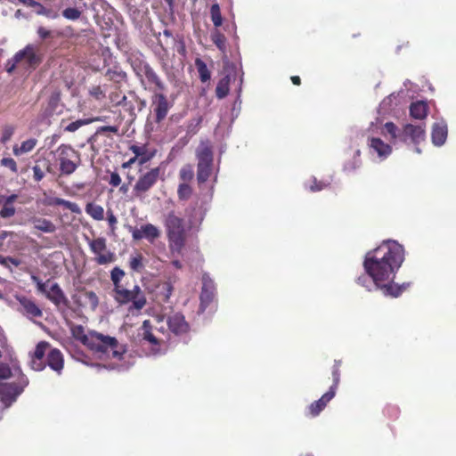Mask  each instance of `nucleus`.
Masks as SVG:
<instances>
[{
  "mask_svg": "<svg viewBox=\"0 0 456 456\" xmlns=\"http://www.w3.org/2000/svg\"><path fill=\"white\" fill-rule=\"evenodd\" d=\"M403 260L404 250L402 245L395 240L383 241L366 253L363 267L367 276L359 277L358 283L367 290L381 289L385 295L399 297L408 285L398 286L392 281Z\"/></svg>",
  "mask_w": 456,
  "mask_h": 456,
  "instance_id": "obj_1",
  "label": "nucleus"
},
{
  "mask_svg": "<svg viewBox=\"0 0 456 456\" xmlns=\"http://www.w3.org/2000/svg\"><path fill=\"white\" fill-rule=\"evenodd\" d=\"M189 324L184 316L174 313L167 317L156 315L151 320H146L138 330L142 345L149 348L152 355L165 354L173 343L172 335L180 336L187 333Z\"/></svg>",
  "mask_w": 456,
  "mask_h": 456,
  "instance_id": "obj_2",
  "label": "nucleus"
},
{
  "mask_svg": "<svg viewBox=\"0 0 456 456\" xmlns=\"http://www.w3.org/2000/svg\"><path fill=\"white\" fill-rule=\"evenodd\" d=\"M72 336L94 351L95 356L101 360H110L105 367L110 370H124L132 365L126 360L128 357L124 345L110 336H104L96 331L86 333L82 325H72L70 327Z\"/></svg>",
  "mask_w": 456,
  "mask_h": 456,
  "instance_id": "obj_3",
  "label": "nucleus"
},
{
  "mask_svg": "<svg viewBox=\"0 0 456 456\" xmlns=\"http://www.w3.org/2000/svg\"><path fill=\"white\" fill-rule=\"evenodd\" d=\"M414 118H425L426 116H413ZM380 133L384 135L389 134L394 142H403L405 143H411L419 145L425 141V122L422 118H415L411 123L398 128L394 123L387 122L379 128Z\"/></svg>",
  "mask_w": 456,
  "mask_h": 456,
  "instance_id": "obj_4",
  "label": "nucleus"
},
{
  "mask_svg": "<svg viewBox=\"0 0 456 456\" xmlns=\"http://www.w3.org/2000/svg\"><path fill=\"white\" fill-rule=\"evenodd\" d=\"M165 227L171 253L181 254L185 244V229L183 219L174 212L167 215Z\"/></svg>",
  "mask_w": 456,
  "mask_h": 456,
  "instance_id": "obj_5",
  "label": "nucleus"
},
{
  "mask_svg": "<svg viewBox=\"0 0 456 456\" xmlns=\"http://www.w3.org/2000/svg\"><path fill=\"white\" fill-rule=\"evenodd\" d=\"M197 179L199 183L206 182L213 171V152L208 140L201 141L196 150Z\"/></svg>",
  "mask_w": 456,
  "mask_h": 456,
  "instance_id": "obj_6",
  "label": "nucleus"
},
{
  "mask_svg": "<svg viewBox=\"0 0 456 456\" xmlns=\"http://www.w3.org/2000/svg\"><path fill=\"white\" fill-rule=\"evenodd\" d=\"M114 298L115 300L121 304L125 305L127 303H132L129 310H142L146 305V297L142 290V289L138 285H134L132 289H128L124 288L123 286L118 287L117 289H113Z\"/></svg>",
  "mask_w": 456,
  "mask_h": 456,
  "instance_id": "obj_7",
  "label": "nucleus"
},
{
  "mask_svg": "<svg viewBox=\"0 0 456 456\" xmlns=\"http://www.w3.org/2000/svg\"><path fill=\"white\" fill-rule=\"evenodd\" d=\"M56 159L62 175L73 174L80 164L79 153L71 146L61 144L56 150Z\"/></svg>",
  "mask_w": 456,
  "mask_h": 456,
  "instance_id": "obj_8",
  "label": "nucleus"
},
{
  "mask_svg": "<svg viewBox=\"0 0 456 456\" xmlns=\"http://www.w3.org/2000/svg\"><path fill=\"white\" fill-rule=\"evenodd\" d=\"M40 62L33 45H28L23 50L19 51L6 63V71L12 73L17 65H22L25 69H34Z\"/></svg>",
  "mask_w": 456,
  "mask_h": 456,
  "instance_id": "obj_9",
  "label": "nucleus"
},
{
  "mask_svg": "<svg viewBox=\"0 0 456 456\" xmlns=\"http://www.w3.org/2000/svg\"><path fill=\"white\" fill-rule=\"evenodd\" d=\"M88 245L95 255V262L98 265H107L115 261L114 253L107 250L106 239L100 237L95 240H88Z\"/></svg>",
  "mask_w": 456,
  "mask_h": 456,
  "instance_id": "obj_10",
  "label": "nucleus"
},
{
  "mask_svg": "<svg viewBox=\"0 0 456 456\" xmlns=\"http://www.w3.org/2000/svg\"><path fill=\"white\" fill-rule=\"evenodd\" d=\"M160 171V167H158L140 175L134 186V196H143L158 182Z\"/></svg>",
  "mask_w": 456,
  "mask_h": 456,
  "instance_id": "obj_11",
  "label": "nucleus"
},
{
  "mask_svg": "<svg viewBox=\"0 0 456 456\" xmlns=\"http://www.w3.org/2000/svg\"><path fill=\"white\" fill-rule=\"evenodd\" d=\"M368 147L370 154L381 162L387 159L392 153L393 149L389 143L377 136H370L368 139Z\"/></svg>",
  "mask_w": 456,
  "mask_h": 456,
  "instance_id": "obj_12",
  "label": "nucleus"
},
{
  "mask_svg": "<svg viewBox=\"0 0 456 456\" xmlns=\"http://www.w3.org/2000/svg\"><path fill=\"white\" fill-rule=\"evenodd\" d=\"M23 387L14 383H0V402L4 408L9 407L21 394Z\"/></svg>",
  "mask_w": 456,
  "mask_h": 456,
  "instance_id": "obj_13",
  "label": "nucleus"
},
{
  "mask_svg": "<svg viewBox=\"0 0 456 456\" xmlns=\"http://www.w3.org/2000/svg\"><path fill=\"white\" fill-rule=\"evenodd\" d=\"M134 70L139 77H145L151 85H154L159 90H164V84L148 63L140 62L134 66Z\"/></svg>",
  "mask_w": 456,
  "mask_h": 456,
  "instance_id": "obj_14",
  "label": "nucleus"
},
{
  "mask_svg": "<svg viewBox=\"0 0 456 456\" xmlns=\"http://www.w3.org/2000/svg\"><path fill=\"white\" fill-rule=\"evenodd\" d=\"M215 297V285L212 279L208 274L202 276V289L200 293V309L204 312Z\"/></svg>",
  "mask_w": 456,
  "mask_h": 456,
  "instance_id": "obj_15",
  "label": "nucleus"
},
{
  "mask_svg": "<svg viewBox=\"0 0 456 456\" xmlns=\"http://www.w3.org/2000/svg\"><path fill=\"white\" fill-rule=\"evenodd\" d=\"M16 299L20 305V312L27 318H39L43 315L42 310L32 299L24 296H17Z\"/></svg>",
  "mask_w": 456,
  "mask_h": 456,
  "instance_id": "obj_16",
  "label": "nucleus"
},
{
  "mask_svg": "<svg viewBox=\"0 0 456 456\" xmlns=\"http://www.w3.org/2000/svg\"><path fill=\"white\" fill-rule=\"evenodd\" d=\"M159 236L160 231L151 224H146L132 230V237L136 240L146 239L152 243Z\"/></svg>",
  "mask_w": 456,
  "mask_h": 456,
  "instance_id": "obj_17",
  "label": "nucleus"
},
{
  "mask_svg": "<svg viewBox=\"0 0 456 456\" xmlns=\"http://www.w3.org/2000/svg\"><path fill=\"white\" fill-rule=\"evenodd\" d=\"M448 134L447 124L444 120L436 122L432 126L431 139L436 146H442L444 144Z\"/></svg>",
  "mask_w": 456,
  "mask_h": 456,
  "instance_id": "obj_18",
  "label": "nucleus"
},
{
  "mask_svg": "<svg viewBox=\"0 0 456 456\" xmlns=\"http://www.w3.org/2000/svg\"><path fill=\"white\" fill-rule=\"evenodd\" d=\"M46 297L58 308L68 306L69 300L58 283H53L49 287Z\"/></svg>",
  "mask_w": 456,
  "mask_h": 456,
  "instance_id": "obj_19",
  "label": "nucleus"
},
{
  "mask_svg": "<svg viewBox=\"0 0 456 456\" xmlns=\"http://www.w3.org/2000/svg\"><path fill=\"white\" fill-rule=\"evenodd\" d=\"M129 150L134 154V158L139 165L147 163L155 156V151L149 150L145 144H133L129 147Z\"/></svg>",
  "mask_w": 456,
  "mask_h": 456,
  "instance_id": "obj_20",
  "label": "nucleus"
},
{
  "mask_svg": "<svg viewBox=\"0 0 456 456\" xmlns=\"http://www.w3.org/2000/svg\"><path fill=\"white\" fill-rule=\"evenodd\" d=\"M335 387H330L319 400L314 402L309 406V411L313 416L318 415L327 405V403L335 396Z\"/></svg>",
  "mask_w": 456,
  "mask_h": 456,
  "instance_id": "obj_21",
  "label": "nucleus"
},
{
  "mask_svg": "<svg viewBox=\"0 0 456 456\" xmlns=\"http://www.w3.org/2000/svg\"><path fill=\"white\" fill-rule=\"evenodd\" d=\"M47 364L52 370L60 374L63 369V356L61 353L57 349L50 350L47 355Z\"/></svg>",
  "mask_w": 456,
  "mask_h": 456,
  "instance_id": "obj_22",
  "label": "nucleus"
},
{
  "mask_svg": "<svg viewBox=\"0 0 456 456\" xmlns=\"http://www.w3.org/2000/svg\"><path fill=\"white\" fill-rule=\"evenodd\" d=\"M30 221L33 224L35 229L43 232L52 233L56 231V226L54 224L48 219L35 216L32 217Z\"/></svg>",
  "mask_w": 456,
  "mask_h": 456,
  "instance_id": "obj_23",
  "label": "nucleus"
},
{
  "mask_svg": "<svg viewBox=\"0 0 456 456\" xmlns=\"http://www.w3.org/2000/svg\"><path fill=\"white\" fill-rule=\"evenodd\" d=\"M37 140L35 138L28 139L21 142L20 145L15 144L12 152L15 156H20L30 152L37 145Z\"/></svg>",
  "mask_w": 456,
  "mask_h": 456,
  "instance_id": "obj_24",
  "label": "nucleus"
},
{
  "mask_svg": "<svg viewBox=\"0 0 456 456\" xmlns=\"http://www.w3.org/2000/svg\"><path fill=\"white\" fill-rule=\"evenodd\" d=\"M431 111V102L419 100L411 102L410 105V114H428Z\"/></svg>",
  "mask_w": 456,
  "mask_h": 456,
  "instance_id": "obj_25",
  "label": "nucleus"
},
{
  "mask_svg": "<svg viewBox=\"0 0 456 456\" xmlns=\"http://www.w3.org/2000/svg\"><path fill=\"white\" fill-rule=\"evenodd\" d=\"M403 94V90H401L400 92H398L397 94L394 93V94H391L389 96H387L386 99H384L382 101V102L380 103V111H388V110H395V109L392 108V105L395 102V105H397V103H399V98L402 97V94Z\"/></svg>",
  "mask_w": 456,
  "mask_h": 456,
  "instance_id": "obj_26",
  "label": "nucleus"
},
{
  "mask_svg": "<svg viewBox=\"0 0 456 456\" xmlns=\"http://www.w3.org/2000/svg\"><path fill=\"white\" fill-rule=\"evenodd\" d=\"M49 205H57V206H63L69 210H70L72 213L75 214H80L81 209L77 203L66 200L64 199L61 198H53L48 201Z\"/></svg>",
  "mask_w": 456,
  "mask_h": 456,
  "instance_id": "obj_27",
  "label": "nucleus"
},
{
  "mask_svg": "<svg viewBox=\"0 0 456 456\" xmlns=\"http://www.w3.org/2000/svg\"><path fill=\"white\" fill-rule=\"evenodd\" d=\"M86 212L94 220L101 221L104 218V209L100 205L87 203L86 206Z\"/></svg>",
  "mask_w": 456,
  "mask_h": 456,
  "instance_id": "obj_28",
  "label": "nucleus"
},
{
  "mask_svg": "<svg viewBox=\"0 0 456 456\" xmlns=\"http://www.w3.org/2000/svg\"><path fill=\"white\" fill-rule=\"evenodd\" d=\"M211 40L223 53H225L226 38L219 30L216 29L211 33Z\"/></svg>",
  "mask_w": 456,
  "mask_h": 456,
  "instance_id": "obj_29",
  "label": "nucleus"
},
{
  "mask_svg": "<svg viewBox=\"0 0 456 456\" xmlns=\"http://www.w3.org/2000/svg\"><path fill=\"white\" fill-rule=\"evenodd\" d=\"M230 80L231 78L229 76H225L224 77L219 80L216 88V96L218 98H224L228 94Z\"/></svg>",
  "mask_w": 456,
  "mask_h": 456,
  "instance_id": "obj_30",
  "label": "nucleus"
},
{
  "mask_svg": "<svg viewBox=\"0 0 456 456\" xmlns=\"http://www.w3.org/2000/svg\"><path fill=\"white\" fill-rule=\"evenodd\" d=\"M106 76L110 80L118 84L126 81V73L119 69H108Z\"/></svg>",
  "mask_w": 456,
  "mask_h": 456,
  "instance_id": "obj_31",
  "label": "nucleus"
},
{
  "mask_svg": "<svg viewBox=\"0 0 456 456\" xmlns=\"http://www.w3.org/2000/svg\"><path fill=\"white\" fill-rule=\"evenodd\" d=\"M195 65L197 67L200 80L202 82H207L208 80H209L210 79V72H209L206 63L202 60L197 59L195 61Z\"/></svg>",
  "mask_w": 456,
  "mask_h": 456,
  "instance_id": "obj_32",
  "label": "nucleus"
},
{
  "mask_svg": "<svg viewBox=\"0 0 456 456\" xmlns=\"http://www.w3.org/2000/svg\"><path fill=\"white\" fill-rule=\"evenodd\" d=\"M360 154H361L360 150H356L354 152L352 160L346 163L344 166V168L346 171L352 172L360 167V166L362 164V160L360 159Z\"/></svg>",
  "mask_w": 456,
  "mask_h": 456,
  "instance_id": "obj_33",
  "label": "nucleus"
},
{
  "mask_svg": "<svg viewBox=\"0 0 456 456\" xmlns=\"http://www.w3.org/2000/svg\"><path fill=\"white\" fill-rule=\"evenodd\" d=\"M156 104L155 112L156 114H166L168 110L167 102L164 95L158 94L155 97Z\"/></svg>",
  "mask_w": 456,
  "mask_h": 456,
  "instance_id": "obj_34",
  "label": "nucleus"
},
{
  "mask_svg": "<svg viewBox=\"0 0 456 456\" xmlns=\"http://www.w3.org/2000/svg\"><path fill=\"white\" fill-rule=\"evenodd\" d=\"M211 20L215 27H220L223 23V18L218 4H214L210 9Z\"/></svg>",
  "mask_w": 456,
  "mask_h": 456,
  "instance_id": "obj_35",
  "label": "nucleus"
},
{
  "mask_svg": "<svg viewBox=\"0 0 456 456\" xmlns=\"http://www.w3.org/2000/svg\"><path fill=\"white\" fill-rule=\"evenodd\" d=\"M83 296L85 305H88L92 310H95L99 304L97 295L94 291H86Z\"/></svg>",
  "mask_w": 456,
  "mask_h": 456,
  "instance_id": "obj_36",
  "label": "nucleus"
},
{
  "mask_svg": "<svg viewBox=\"0 0 456 456\" xmlns=\"http://www.w3.org/2000/svg\"><path fill=\"white\" fill-rule=\"evenodd\" d=\"M125 276V272L118 268V267H114L110 273V278H111V281L113 282V285H114V289H117L118 287H121L122 285L120 284V281L122 280V278Z\"/></svg>",
  "mask_w": 456,
  "mask_h": 456,
  "instance_id": "obj_37",
  "label": "nucleus"
},
{
  "mask_svg": "<svg viewBox=\"0 0 456 456\" xmlns=\"http://www.w3.org/2000/svg\"><path fill=\"white\" fill-rule=\"evenodd\" d=\"M82 12L80 8L69 7L62 12V15L67 20H76L80 18Z\"/></svg>",
  "mask_w": 456,
  "mask_h": 456,
  "instance_id": "obj_38",
  "label": "nucleus"
},
{
  "mask_svg": "<svg viewBox=\"0 0 456 456\" xmlns=\"http://www.w3.org/2000/svg\"><path fill=\"white\" fill-rule=\"evenodd\" d=\"M129 266L133 271L141 272L143 268L142 256L140 254L132 256L129 261Z\"/></svg>",
  "mask_w": 456,
  "mask_h": 456,
  "instance_id": "obj_39",
  "label": "nucleus"
},
{
  "mask_svg": "<svg viewBox=\"0 0 456 456\" xmlns=\"http://www.w3.org/2000/svg\"><path fill=\"white\" fill-rule=\"evenodd\" d=\"M14 131H15V126H12V125H6V126H4L3 127V130H2L1 142L3 143L7 142L12 138V136L13 135Z\"/></svg>",
  "mask_w": 456,
  "mask_h": 456,
  "instance_id": "obj_40",
  "label": "nucleus"
},
{
  "mask_svg": "<svg viewBox=\"0 0 456 456\" xmlns=\"http://www.w3.org/2000/svg\"><path fill=\"white\" fill-rule=\"evenodd\" d=\"M49 348V344L46 342H40L36 346V349L32 354V356L44 359V356L45 354V352Z\"/></svg>",
  "mask_w": 456,
  "mask_h": 456,
  "instance_id": "obj_41",
  "label": "nucleus"
},
{
  "mask_svg": "<svg viewBox=\"0 0 456 456\" xmlns=\"http://www.w3.org/2000/svg\"><path fill=\"white\" fill-rule=\"evenodd\" d=\"M1 166L9 168L12 172L17 173L18 167L16 161L12 158H3L0 160Z\"/></svg>",
  "mask_w": 456,
  "mask_h": 456,
  "instance_id": "obj_42",
  "label": "nucleus"
},
{
  "mask_svg": "<svg viewBox=\"0 0 456 456\" xmlns=\"http://www.w3.org/2000/svg\"><path fill=\"white\" fill-rule=\"evenodd\" d=\"M30 365L31 368L37 371L42 370L45 367L44 359L35 356H31Z\"/></svg>",
  "mask_w": 456,
  "mask_h": 456,
  "instance_id": "obj_43",
  "label": "nucleus"
},
{
  "mask_svg": "<svg viewBox=\"0 0 456 456\" xmlns=\"http://www.w3.org/2000/svg\"><path fill=\"white\" fill-rule=\"evenodd\" d=\"M93 119H88V120H77L75 122H72L70 124H69L67 126H66V130L69 131V132H75L77 131L81 126L85 125V124H88L90 122H92Z\"/></svg>",
  "mask_w": 456,
  "mask_h": 456,
  "instance_id": "obj_44",
  "label": "nucleus"
},
{
  "mask_svg": "<svg viewBox=\"0 0 456 456\" xmlns=\"http://www.w3.org/2000/svg\"><path fill=\"white\" fill-rule=\"evenodd\" d=\"M180 176L183 181H189L193 177V169L191 166H185L180 171Z\"/></svg>",
  "mask_w": 456,
  "mask_h": 456,
  "instance_id": "obj_45",
  "label": "nucleus"
},
{
  "mask_svg": "<svg viewBox=\"0 0 456 456\" xmlns=\"http://www.w3.org/2000/svg\"><path fill=\"white\" fill-rule=\"evenodd\" d=\"M191 193V189L188 184H186V183L180 184L179 189H178V195H179L180 199L185 200V199L189 198Z\"/></svg>",
  "mask_w": 456,
  "mask_h": 456,
  "instance_id": "obj_46",
  "label": "nucleus"
},
{
  "mask_svg": "<svg viewBox=\"0 0 456 456\" xmlns=\"http://www.w3.org/2000/svg\"><path fill=\"white\" fill-rule=\"evenodd\" d=\"M14 214H15L14 207L6 205V204H4V206L3 207V208L0 211V216L3 218L11 217V216H14Z\"/></svg>",
  "mask_w": 456,
  "mask_h": 456,
  "instance_id": "obj_47",
  "label": "nucleus"
},
{
  "mask_svg": "<svg viewBox=\"0 0 456 456\" xmlns=\"http://www.w3.org/2000/svg\"><path fill=\"white\" fill-rule=\"evenodd\" d=\"M11 376V369L7 364L0 363V379H8Z\"/></svg>",
  "mask_w": 456,
  "mask_h": 456,
  "instance_id": "obj_48",
  "label": "nucleus"
},
{
  "mask_svg": "<svg viewBox=\"0 0 456 456\" xmlns=\"http://www.w3.org/2000/svg\"><path fill=\"white\" fill-rule=\"evenodd\" d=\"M109 183L113 187H117L121 183V177L117 172L110 173Z\"/></svg>",
  "mask_w": 456,
  "mask_h": 456,
  "instance_id": "obj_49",
  "label": "nucleus"
},
{
  "mask_svg": "<svg viewBox=\"0 0 456 456\" xmlns=\"http://www.w3.org/2000/svg\"><path fill=\"white\" fill-rule=\"evenodd\" d=\"M327 185L328 184L323 182L317 183V181L315 179H314L313 184L309 186V190L311 191H319L324 189L325 187H327Z\"/></svg>",
  "mask_w": 456,
  "mask_h": 456,
  "instance_id": "obj_50",
  "label": "nucleus"
},
{
  "mask_svg": "<svg viewBox=\"0 0 456 456\" xmlns=\"http://www.w3.org/2000/svg\"><path fill=\"white\" fill-rule=\"evenodd\" d=\"M33 174H34V179L37 182L41 181L45 176L44 172L38 166L33 167Z\"/></svg>",
  "mask_w": 456,
  "mask_h": 456,
  "instance_id": "obj_51",
  "label": "nucleus"
},
{
  "mask_svg": "<svg viewBox=\"0 0 456 456\" xmlns=\"http://www.w3.org/2000/svg\"><path fill=\"white\" fill-rule=\"evenodd\" d=\"M107 216H107L108 223H109L110 226L111 227V229L114 230L115 225L118 223V220L111 210L107 211Z\"/></svg>",
  "mask_w": 456,
  "mask_h": 456,
  "instance_id": "obj_52",
  "label": "nucleus"
},
{
  "mask_svg": "<svg viewBox=\"0 0 456 456\" xmlns=\"http://www.w3.org/2000/svg\"><path fill=\"white\" fill-rule=\"evenodd\" d=\"M90 94L94 96L96 99H100L103 96V91L100 86H94L90 90Z\"/></svg>",
  "mask_w": 456,
  "mask_h": 456,
  "instance_id": "obj_53",
  "label": "nucleus"
},
{
  "mask_svg": "<svg viewBox=\"0 0 456 456\" xmlns=\"http://www.w3.org/2000/svg\"><path fill=\"white\" fill-rule=\"evenodd\" d=\"M333 385L330 387H335V391L337 390L338 382H339V372H338V367H335L333 370Z\"/></svg>",
  "mask_w": 456,
  "mask_h": 456,
  "instance_id": "obj_54",
  "label": "nucleus"
},
{
  "mask_svg": "<svg viewBox=\"0 0 456 456\" xmlns=\"http://www.w3.org/2000/svg\"><path fill=\"white\" fill-rule=\"evenodd\" d=\"M49 280L46 281V282H43L41 284H39L37 288V290L40 292V293H43L46 296V293L49 291V288H48V283H49Z\"/></svg>",
  "mask_w": 456,
  "mask_h": 456,
  "instance_id": "obj_55",
  "label": "nucleus"
},
{
  "mask_svg": "<svg viewBox=\"0 0 456 456\" xmlns=\"http://www.w3.org/2000/svg\"><path fill=\"white\" fill-rule=\"evenodd\" d=\"M19 1L20 3H22L23 4L28 5V6H32V7L37 6L38 8H42L43 9V6L39 3H37V2H36L34 0H19Z\"/></svg>",
  "mask_w": 456,
  "mask_h": 456,
  "instance_id": "obj_56",
  "label": "nucleus"
},
{
  "mask_svg": "<svg viewBox=\"0 0 456 456\" xmlns=\"http://www.w3.org/2000/svg\"><path fill=\"white\" fill-rule=\"evenodd\" d=\"M37 34L41 38L45 39L50 36V31L43 27H40L37 29Z\"/></svg>",
  "mask_w": 456,
  "mask_h": 456,
  "instance_id": "obj_57",
  "label": "nucleus"
},
{
  "mask_svg": "<svg viewBox=\"0 0 456 456\" xmlns=\"http://www.w3.org/2000/svg\"><path fill=\"white\" fill-rule=\"evenodd\" d=\"M8 236H11V237H15L17 236L13 232H7V231H2L0 232V240H4V239H6Z\"/></svg>",
  "mask_w": 456,
  "mask_h": 456,
  "instance_id": "obj_58",
  "label": "nucleus"
},
{
  "mask_svg": "<svg viewBox=\"0 0 456 456\" xmlns=\"http://www.w3.org/2000/svg\"><path fill=\"white\" fill-rule=\"evenodd\" d=\"M101 129L102 131H109L112 133H118V127L117 126H102Z\"/></svg>",
  "mask_w": 456,
  "mask_h": 456,
  "instance_id": "obj_59",
  "label": "nucleus"
},
{
  "mask_svg": "<svg viewBox=\"0 0 456 456\" xmlns=\"http://www.w3.org/2000/svg\"><path fill=\"white\" fill-rule=\"evenodd\" d=\"M16 199L17 195L12 194L5 199L4 204L12 206V204L15 201Z\"/></svg>",
  "mask_w": 456,
  "mask_h": 456,
  "instance_id": "obj_60",
  "label": "nucleus"
},
{
  "mask_svg": "<svg viewBox=\"0 0 456 456\" xmlns=\"http://www.w3.org/2000/svg\"><path fill=\"white\" fill-rule=\"evenodd\" d=\"M230 120L226 121V120H222V122L220 124H218L216 129V134H221L222 135H224V132H222V123H224L225 125L228 124Z\"/></svg>",
  "mask_w": 456,
  "mask_h": 456,
  "instance_id": "obj_61",
  "label": "nucleus"
},
{
  "mask_svg": "<svg viewBox=\"0 0 456 456\" xmlns=\"http://www.w3.org/2000/svg\"><path fill=\"white\" fill-rule=\"evenodd\" d=\"M8 264L11 263L12 265L15 266H19L20 265V261L17 258L7 256Z\"/></svg>",
  "mask_w": 456,
  "mask_h": 456,
  "instance_id": "obj_62",
  "label": "nucleus"
},
{
  "mask_svg": "<svg viewBox=\"0 0 456 456\" xmlns=\"http://www.w3.org/2000/svg\"><path fill=\"white\" fill-rule=\"evenodd\" d=\"M135 162H137V160H136V159L134 157V158L130 159L127 162L123 163L122 167H123L124 168H127V167H129L132 164H134V163H135Z\"/></svg>",
  "mask_w": 456,
  "mask_h": 456,
  "instance_id": "obj_63",
  "label": "nucleus"
},
{
  "mask_svg": "<svg viewBox=\"0 0 456 456\" xmlns=\"http://www.w3.org/2000/svg\"><path fill=\"white\" fill-rule=\"evenodd\" d=\"M30 279L37 285V287H38L39 284L43 283V281L37 275L32 274L30 276Z\"/></svg>",
  "mask_w": 456,
  "mask_h": 456,
  "instance_id": "obj_64",
  "label": "nucleus"
}]
</instances>
